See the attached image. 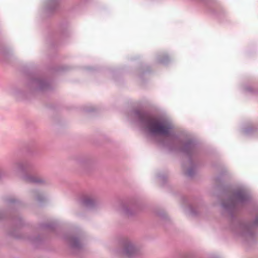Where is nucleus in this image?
<instances>
[{
  "mask_svg": "<svg viewBox=\"0 0 258 258\" xmlns=\"http://www.w3.org/2000/svg\"><path fill=\"white\" fill-rule=\"evenodd\" d=\"M144 122L149 132L153 134L167 136L169 133V126L156 118L146 116Z\"/></svg>",
  "mask_w": 258,
  "mask_h": 258,
  "instance_id": "obj_1",
  "label": "nucleus"
},
{
  "mask_svg": "<svg viewBox=\"0 0 258 258\" xmlns=\"http://www.w3.org/2000/svg\"><path fill=\"white\" fill-rule=\"evenodd\" d=\"M136 249L133 245H128L124 250V254L127 256H131L135 252Z\"/></svg>",
  "mask_w": 258,
  "mask_h": 258,
  "instance_id": "obj_2",
  "label": "nucleus"
},
{
  "mask_svg": "<svg viewBox=\"0 0 258 258\" xmlns=\"http://www.w3.org/2000/svg\"><path fill=\"white\" fill-rule=\"evenodd\" d=\"M33 181H34V182H40L39 180H33Z\"/></svg>",
  "mask_w": 258,
  "mask_h": 258,
  "instance_id": "obj_3",
  "label": "nucleus"
}]
</instances>
